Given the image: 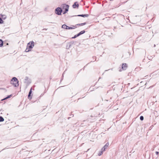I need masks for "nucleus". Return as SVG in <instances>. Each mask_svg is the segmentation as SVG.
Masks as SVG:
<instances>
[{
  "label": "nucleus",
  "instance_id": "nucleus-1",
  "mask_svg": "<svg viewBox=\"0 0 159 159\" xmlns=\"http://www.w3.org/2000/svg\"><path fill=\"white\" fill-rule=\"evenodd\" d=\"M11 84L15 87H17L19 86V81L16 77H14L11 80Z\"/></svg>",
  "mask_w": 159,
  "mask_h": 159
},
{
  "label": "nucleus",
  "instance_id": "nucleus-2",
  "mask_svg": "<svg viewBox=\"0 0 159 159\" xmlns=\"http://www.w3.org/2000/svg\"><path fill=\"white\" fill-rule=\"evenodd\" d=\"M34 42L33 41L30 42L27 44V48L25 50L26 52H28L31 51V49L34 47Z\"/></svg>",
  "mask_w": 159,
  "mask_h": 159
},
{
  "label": "nucleus",
  "instance_id": "nucleus-3",
  "mask_svg": "<svg viewBox=\"0 0 159 159\" xmlns=\"http://www.w3.org/2000/svg\"><path fill=\"white\" fill-rule=\"evenodd\" d=\"M62 11V10L61 8L58 7L55 9V13L58 15H61Z\"/></svg>",
  "mask_w": 159,
  "mask_h": 159
},
{
  "label": "nucleus",
  "instance_id": "nucleus-4",
  "mask_svg": "<svg viewBox=\"0 0 159 159\" xmlns=\"http://www.w3.org/2000/svg\"><path fill=\"white\" fill-rule=\"evenodd\" d=\"M85 31L84 30H83L80 32L79 33L75 35L74 36L72 37V39H75L77 37L79 36L80 35L84 34L85 33Z\"/></svg>",
  "mask_w": 159,
  "mask_h": 159
},
{
  "label": "nucleus",
  "instance_id": "nucleus-5",
  "mask_svg": "<svg viewBox=\"0 0 159 159\" xmlns=\"http://www.w3.org/2000/svg\"><path fill=\"white\" fill-rule=\"evenodd\" d=\"M63 7L64 8L65 11L67 12L68 11L69 6L68 5L64 4L63 5Z\"/></svg>",
  "mask_w": 159,
  "mask_h": 159
},
{
  "label": "nucleus",
  "instance_id": "nucleus-6",
  "mask_svg": "<svg viewBox=\"0 0 159 159\" xmlns=\"http://www.w3.org/2000/svg\"><path fill=\"white\" fill-rule=\"evenodd\" d=\"M109 143H107L102 148L101 150L102 151H104L106 149H107L109 146Z\"/></svg>",
  "mask_w": 159,
  "mask_h": 159
},
{
  "label": "nucleus",
  "instance_id": "nucleus-7",
  "mask_svg": "<svg viewBox=\"0 0 159 159\" xmlns=\"http://www.w3.org/2000/svg\"><path fill=\"white\" fill-rule=\"evenodd\" d=\"M127 67V65L126 63H123L122 66V69L123 70H125Z\"/></svg>",
  "mask_w": 159,
  "mask_h": 159
},
{
  "label": "nucleus",
  "instance_id": "nucleus-8",
  "mask_svg": "<svg viewBox=\"0 0 159 159\" xmlns=\"http://www.w3.org/2000/svg\"><path fill=\"white\" fill-rule=\"evenodd\" d=\"M89 16V15L88 14H82V15H79L77 16H81L84 17H87Z\"/></svg>",
  "mask_w": 159,
  "mask_h": 159
},
{
  "label": "nucleus",
  "instance_id": "nucleus-9",
  "mask_svg": "<svg viewBox=\"0 0 159 159\" xmlns=\"http://www.w3.org/2000/svg\"><path fill=\"white\" fill-rule=\"evenodd\" d=\"M77 2H75L74 4H73L72 6L73 8H76V7H77V8L79 6V5L78 4H77Z\"/></svg>",
  "mask_w": 159,
  "mask_h": 159
},
{
  "label": "nucleus",
  "instance_id": "nucleus-10",
  "mask_svg": "<svg viewBox=\"0 0 159 159\" xmlns=\"http://www.w3.org/2000/svg\"><path fill=\"white\" fill-rule=\"evenodd\" d=\"M32 88H31L30 91H29V94L28 95V98L29 99H31L32 98V97H30V95L32 92Z\"/></svg>",
  "mask_w": 159,
  "mask_h": 159
},
{
  "label": "nucleus",
  "instance_id": "nucleus-11",
  "mask_svg": "<svg viewBox=\"0 0 159 159\" xmlns=\"http://www.w3.org/2000/svg\"><path fill=\"white\" fill-rule=\"evenodd\" d=\"M77 27V26L75 25V26H72V27H69L68 26L67 29H75Z\"/></svg>",
  "mask_w": 159,
  "mask_h": 159
},
{
  "label": "nucleus",
  "instance_id": "nucleus-12",
  "mask_svg": "<svg viewBox=\"0 0 159 159\" xmlns=\"http://www.w3.org/2000/svg\"><path fill=\"white\" fill-rule=\"evenodd\" d=\"M86 22H84V23H83L77 24L76 25V26H83L84 25H86Z\"/></svg>",
  "mask_w": 159,
  "mask_h": 159
},
{
  "label": "nucleus",
  "instance_id": "nucleus-13",
  "mask_svg": "<svg viewBox=\"0 0 159 159\" xmlns=\"http://www.w3.org/2000/svg\"><path fill=\"white\" fill-rule=\"evenodd\" d=\"M68 26L64 24L62 26V28L63 29H67Z\"/></svg>",
  "mask_w": 159,
  "mask_h": 159
},
{
  "label": "nucleus",
  "instance_id": "nucleus-14",
  "mask_svg": "<svg viewBox=\"0 0 159 159\" xmlns=\"http://www.w3.org/2000/svg\"><path fill=\"white\" fill-rule=\"evenodd\" d=\"M10 98V95H8L7 97H6V98H4L3 99H2L1 100V101H4V100H6V99H7L8 98Z\"/></svg>",
  "mask_w": 159,
  "mask_h": 159
},
{
  "label": "nucleus",
  "instance_id": "nucleus-15",
  "mask_svg": "<svg viewBox=\"0 0 159 159\" xmlns=\"http://www.w3.org/2000/svg\"><path fill=\"white\" fill-rule=\"evenodd\" d=\"M3 43L2 40L0 39V47H2L3 45Z\"/></svg>",
  "mask_w": 159,
  "mask_h": 159
},
{
  "label": "nucleus",
  "instance_id": "nucleus-16",
  "mask_svg": "<svg viewBox=\"0 0 159 159\" xmlns=\"http://www.w3.org/2000/svg\"><path fill=\"white\" fill-rule=\"evenodd\" d=\"M103 152V151H102V150H101V151H100L99 152V153L98 154V155L99 156H100L101 155H102V154Z\"/></svg>",
  "mask_w": 159,
  "mask_h": 159
},
{
  "label": "nucleus",
  "instance_id": "nucleus-17",
  "mask_svg": "<svg viewBox=\"0 0 159 159\" xmlns=\"http://www.w3.org/2000/svg\"><path fill=\"white\" fill-rule=\"evenodd\" d=\"M0 16H1V17L4 19H5L6 17L5 15H2V14H1Z\"/></svg>",
  "mask_w": 159,
  "mask_h": 159
},
{
  "label": "nucleus",
  "instance_id": "nucleus-18",
  "mask_svg": "<svg viewBox=\"0 0 159 159\" xmlns=\"http://www.w3.org/2000/svg\"><path fill=\"white\" fill-rule=\"evenodd\" d=\"M3 23V21L1 18H0V24H2Z\"/></svg>",
  "mask_w": 159,
  "mask_h": 159
},
{
  "label": "nucleus",
  "instance_id": "nucleus-19",
  "mask_svg": "<svg viewBox=\"0 0 159 159\" xmlns=\"http://www.w3.org/2000/svg\"><path fill=\"white\" fill-rule=\"evenodd\" d=\"M143 116H141L140 117V119H143Z\"/></svg>",
  "mask_w": 159,
  "mask_h": 159
},
{
  "label": "nucleus",
  "instance_id": "nucleus-20",
  "mask_svg": "<svg viewBox=\"0 0 159 159\" xmlns=\"http://www.w3.org/2000/svg\"><path fill=\"white\" fill-rule=\"evenodd\" d=\"M155 153L156 155H158L159 154V152H156Z\"/></svg>",
  "mask_w": 159,
  "mask_h": 159
},
{
  "label": "nucleus",
  "instance_id": "nucleus-21",
  "mask_svg": "<svg viewBox=\"0 0 159 159\" xmlns=\"http://www.w3.org/2000/svg\"><path fill=\"white\" fill-rule=\"evenodd\" d=\"M0 119H4L2 116H0Z\"/></svg>",
  "mask_w": 159,
  "mask_h": 159
},
{
  "label": "nucleus",
  "instance_id": "nucleus-22",
  "mask_svg": "<svg viewBox=\"0 0 159 159\" xmlns=\"http://www.w3.org/2000/svg\"><path fill=\"white\" fill-rule=\"evenodd\" d=\"M66 12H66V11H65L64 12H63V14H65V13H66Z\"/></svg>",
  "mask_w": 159,
  "mask_h": 159
},
{
  "label": "nucleus",
  "instance_id": "nucleus-23",
  "mask_svg": "<svg viewBox=\"0 0 159 159\" xmlns=\"http://www.w3.org/2000/svg\"><path fill=\"white\" fill-rule=\"evenodd\" d=\"M4 120H0V122L3 121Z\"/></svg>",
  "mask_w": 159,
  "mask_h": 159
},
{
  "label": "nucleus",
  "instance_id": "nucleus-24",
  "mask_svg": "<svg viewBox=\"0 0 159 159\" xmlns=\"http://www.w3.org/2000/svg\"><path fill=\"white\" fill-rule=\"evenodd\" d=\"M122 71V70H121V69H120V70H119V71Z\"/></svg>",
  "mask_w": 159,
  "mask_h": 159
},
{
  "label": "nucleus",
  "instance_id": "nucleus-25",
  "mask_svg": "<svg viewBox=\"0 0 159 159\" xmlns=\"http://www.w3.org/2000/svg\"><path fill=\"white\" fill-rule=\"evenodd\" d=\"M155 46H156V45H155H155H154V47H155Z\"/></svg>",
  "mask_w": 159,
  "mask_h": 159
},
{
  "label": "nucleus",
  "instance_id": "nucleus-26",
  "mask_svg": "<svg viewBox=\"0 0 159 159\" xmlns=\"http://www.w3.org/2000/svg\"><path fill=\"white\" fill-rule=\"evenodd\" d=\"M7 45H8V43H7Z\"/></svg>",
  "mask_w": 159,
  "mask_h": 159
},
{
  "label": "nucleus",
  "instance_id": "nucleus-27",
  "mask_svg": "<svg viewBox=\"0 0 159 159\" xmlns=\"http://www.w3.org/2000/svg\"><path fill=\"white\" fill-rule=\"evenodd\" d=\"M10 96H11V95H10Z\"/></svg>",
  "mask_w": 159,
  "mask_h": 159
},
{
  "label": "nucleus",
  "instance_id": "nucleus-28",
  "mask_svg": "<svg viewBox=\"0 0 159 159\" xmlns=\"http://www.w3.org/2000/svg\"><path fill=\"white\" fill-rule=\"evenodd\" d=\"M69 118H70V117H69L68 119H69Z\"/></svg>",
  "mask_w": 159,
  "mask_h": 159
}]
</instances>
